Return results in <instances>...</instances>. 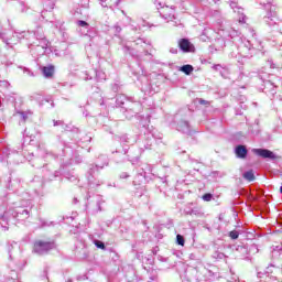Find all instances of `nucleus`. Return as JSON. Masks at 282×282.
Wrapping results in <instances>:
<instances>
[{"instance_id": "6", "label": "nucleus", "mask_w": 282, "mask_h": 282, "mask_svg": "<svg viewBox=\"0 0 282 282\" xmlns=\"http://www.w3.org/2000/svg\"><path fill=\"white\" fill-rule=\"evenodd\" d=\"M30 100H35V102H37L40 107H44V105H47V109H54V100L43 98V95L39 93H33L30 96Z\"/></svg>"}, {"instance_id": "20", "label": "nucleus", "mask_w": 282, "mask_h": 282, "mask_svg": "<svg viewBox=\"0 0 282 282\" xmlns=\"http://www.w3.org/2000/svg\"><path fill=\"white\" fill-rule=\"evenodd\" d=\"M229 6H230V8L234 10V12H238V14H243V9H241V8L238 6L237 1L231 0Z\"/></svg>"}, {"instance_id": "55", "label": "nucleus", "mask_w": 282, "mask_h": 282, "mask_svg": "<svg viewBox=\"0 0 282 282\" xmlns=\"http://www.w3.org/2000/svg\"><path fill=\"white\" fill-rule=\"evenodd\" d=\"M217 1H219V0H214L215 3H217Z\"/></svg>"}, {"instance_id": "45", "label": "nucleus", "mask_w": 282, "mask_h": 282, "mask_svg": "<svg viewBox=\"0 0 282 282\" xmlns=\"http://www.w3.org/2000/svg\"><path fill=\"white\" fill-rule=\"evenodd\" d=\"M97 207H98V210H102V207H100V200H97Z\"/></svg>"}, {"instance_id": "30", "label": "nucleus", "mask_w": 282, "mask_h": 282, "mask_svg": "<svg viewBox=\"0 0 282 282\" xmlns=\"http://www.w3.org/2000/svg\"><path fill=\"white\" fill-rule=\"evenodd\" d=\"M230 239H239V231L232 230L229 232Z\"/></svg>"}, {"instance_id": "42", "label": "nucleus", "mask_w": 282, "mask_h": 282, "mask_svg": "<svg viewBox=\"0 0 282 282\" xmlns=\"http://www.w3.org/2000/svg\"><path fill=\"white\" fill-rule=\"evenodd\" d=\"M271 268H274L273 264H271L270 267L267 268V271H265L267 274L272 273V269Z\"/></svg>"}, {"instance_id": "33", "label": "nucleus", "mask_w": 282, "mask_h": 282, "mask_svg": "<svg viewBox=\"0 0 282 282\" xmlns=\"http://www.w3.org/2000/svg\"><path fill=\"white\" fill-rule=\"evenodd\" d=\"M212 199H213V194L206 193L205 195H203L204 202H210Z\"/></svg>"}, {"instance_id": "53", "label": "nucleus", "mask_w": 282, "mask_h": 282, "mask_svg": "<svg viewBox=\"0 0 282 282\" xmlns=\"http://www.w3.org/2000/svg\"><path fill=\"white\" fill-rule=\"evenodd\" d=\"M3 279H4L3 276H0V282H3Z\"/></svg>"}, {"instance_id": "52", "label": "nucleus", "mask_w": 282, "mask_h": 282, "mask_svg": "<svg viewBox=\"0 0 282 282\" xmlns=\"http://www.w3.org/2000/svg\"><path fill=\"white\" fill-rule=\"evenodd\" d=\"M250 56H252V54H249V55H245V57H247V58H250Z\"/></svg>"}, {"instance_id": "34", "label": "nucleus", "mask_w": 282, "mask_h": 282, "mask_svg": "<svg viewBox=\"0 0 282 282\" xmlns=\"http://www.w3.org/2000/svg\"><path fill=\"white\" fill-rule=\"evenodd\" d=\"M252 44L250 43V41H247L246 43H245V50H248V52H252Z\"/></svg>"}, {"instance_id": "57", "label": "nucleus", "mask_w": 282, "mask_h": 282, "mask_svg": "<svg viewBox=\"0 0 282 282\" xmlns=\"http://www.w3.org/2000/svg\"><path fill=\"white\" fill-rule=\"evenodd\" d=\"M280 192L282 193V187H280Z\"/></svg>"}, {"instance_id": "28", "label": "nucleus", "mask_w": 282, "mask_h": 282, "mask_svg": "<svg viewBox=\"0 0 282 282\" xmlns=\"http://www.w3.org/2000/svg\"><path fill=\"white\" fill-rule=\"evenodd\" d=\"M112 30H113V32H115V34H116V36H117V34H120V33L122 32V26L119 25V24H115V25L112 26Z\"/></svg>"}, {"instance_id": "25", "label": "nucleus", "mask_w": 282, "mask_h": 282, "mask_svg": "<svg viewBox=\"0 0 282 282\" xmlns=\"http://www.w3.org/2000/svg\"><path fill=\"white\" fill-rule=\"evenodd\" d=\"M77 25H78L79 28H85L86 30L89 29V23H87L85 20H78V21H77Z\"/></svg>"}, {"instance_id": "32", "label": "nucleus", "mask_w": 282, "mask_h": 282, "mask_svg": "<svg viewBox=\"0 0 282 282\" xmlns=\"http://www.w3.org/2000/svg\"><path fill=\"white\" fill-rule=\"evenodd\" d=\"M147 42L142 39H138L137 41H134V45H137V47H142V45H144Z\"/></svg>"}, {"instance_id": "50", "label": "nucleus", "mask_w": 282, "mask_h": 282, "mask_svg": "<svg viewBox=\"0 0 282 282\" xmlns=\"http://www.w3.org/2000/svg\"><path fill=\"white\" fill-rule=\"evenodd\" d=\"M155 279H156L155 275H153L150 278V281H155Z\"/></svg>"}, {"instance_id": "19", "label": "nucleus", "mask_w": 282, "mask_h": 282, "mask_svg": "<svg viewBox=\"0 0 282 282\" xmlns=\"http://www.w3.org/2000/svg\"><path fill=\"white\" fill-rule=\"evenodd\" d=\"M242 177L247 180V182H254V172L252 170H249L242 174Z\"/></svg>"}, {"instance_id": "29", "label": "nucleus", "mask_w": 282, "mask_h": 282, "mask_svg": "<svg viewBox=\"0 0 282 282\" xmlns=\"http://www.w3.org/2000/svg\"><path fill=\"white\" fill-rule=\"evenodd\" d=\"M214 259H226V254L224 252L216 251L214 253Z\"/></svg>"}, {"instance_id": "46", "label": "nucleus", "mask_w": 282, "mask_h": 282, "mask_svg": "<svg viewBox=\"0 0 282 282\" xmlns=\"http://www.w3.org/2000/svg\"><path fill=\"white\" fill-rule=\"evenodd\" d=\"M172 54H177V48H171L170 51Z\"/></svg>"}, {"instance_id": "41", "label": "nucleus", "mask_w": 282, "mask_h": 282, "mask_svg": "<svg viewBox=\"0 0 282 282\" xmlns=\"http://www.w3.org/2000/svg\"><path fill=\"white\" fill-rule=\"evenodd\" d=\"M102 8H107V0H99Z\"/></svg>"}, {"instance_id": "7", "label": "nucleus", "mask_w": 282, "mask_h": 282, "mask_svg": "<svg viewBox=\"0 0 282 282\" xmlns=\"http://www.w3.org/2000/svg\"><path fill=\"white\" fill-rule=\"evenodd\" d=\"M142 111V104L140 102H132L129 104L128 108L123 111L124 117L128 118V120H131L134 116H138Z\"/></svg>"}, {"instance_id": "8", "label": "nucleus", "mask_w": 282, "mask_h": 282, "mask_svg": "<svg viewBox=\"0 0 282 282\" xmlns=\"http://www.w3.org/2000/svg\"><path fill=\"white\" fill-rule=\"evenodd\" d=\"M142 111V104L140 102H132L129 104L128 108L123 111L124 117L128 118V120H131L134 116H138Z\"/></svg>"}, {"instance_id": "2", "label": "nucleus", "mask_w": 282, "mask_h": 282, "mask_svg": "<svg viewBox=\"0 0 282 282\" xmlns=\"http://www.w3.org/2000/svg\"><path fill=\"white\" fill-rule=\"evenodd\" d=\"M31 36H35L37 39V41H41V36H42V39H45L43 33L39 34V33H32L30 31H22V32H14L13 37L7 39V40H4V42L7 43V45H14V44L19 43V41H21L22 39L30 40Z\"/></svg>"}, {"instance_id": "49", "label": "nucleus", "mask_w": 282, "mask_h": 282, "mask_svg": "<svg viewBox=\"0 0 282 282\" xmlns=\"http://www.w3.org/2000/svg\"><path fill=\"white\" fill-rule=\"evenodd\" d=\"M219 67H221V65H215L214 69H219Z\"/></svg>"}, {"instance_id": "44", "label": "nucleus", "mask_w": 282, "mask_h": 282, "mask_svg": "<svg viewBox=\"0 0 282 282\" xmlns=\"http://www.w3.org/2000/svg\"><path fill=\"white\" fill-rule=\"evenodd\" d=\"M239 23H246V17L240 18Z\"/></svg>"}, {"instance_id": "27", "label": "nucleus", "mask_w": 282, "mask_h": 282, "mask_svg": "<svg viewBox=\"0 0 282 282\" xmlns=\"http://www.w3.org/2000/svg\"><path fill=\"white\" fill-rule=\"evenodd\" d=\"M54 127H62V129H65V122L63 120H53Z\"/></svg>"}, {"instance_id": "39", "label": "nucleus", "mask_w": 282, "mask_h": 282, "mask_svg": "<svg viewBox=\"0 0 282 282\" xmlns=\"http://www.w3.org/2000/svg\"><path fill=\"white\" fill-rule=\"evenodd\" d=\"M41 224H42V228H45V226H52L53 223H47V221L41 220Z\"/></svg>"}, {"instance_id": "31", "label": "nucleus", "mask_w": 282, "mask_h": 282, "mask_svg": "<svg viewBox=\"0 0 282 282\" xmlns=\"http://www.w3.org/2000/svg\"><path fill=\"white\" fill-rule=\"evenodd\" d=\"M96 78L97 80H105L106 76L102 72H96Z\"/></svg>"}, {"instance_id": "3", "label": "nucleus", "mask_w": 282, "mask_h": 282, "mask_svg": "<svg viewBox=\"0 0 282 282\" xmlns=\"http://www.w3.org/2000/svg\"><path fill=\"white\" fill-rule=\"evenodd\" d=\"M55 245L52 241L37 240L34 242L33 252L35 254H47L50 250H54Z\"/></svg>"}, {"instance_id": "21", "label": "nucleus", "mask_w": 282, "mask_h": 282, "mask_svg": "<svg viewBox=\"0 0 282 282\" xmlns=\"http://www.w3.org/2000/svg\"><path fill=\"white\" fill-rule=\"evenodd\" d=\"M8 250H9V259L11 261H14V257H13L14 253H12V250L19 251V245H17V242H13L12 245L9 246Z\"/></svg>"}, {"instance_id": "14", "label": "nucleus", "mask_w": 282, "mask_h": 282, "mask_svg": "<svg viewBox=\"0 0 282 282\" xmlns=\"http://www.w3.org/2000/svg\"><path fill=\"white\" fill-rule=\"evenodd\" d=\"M48 45L50 42L45 37L41 36L40 44L35 46V50L39 52V54H43L45 50H47Z\"/></svg>"}, {"instance_id": "47", "label": "nucleus", "mask_w": 282, "mask_h": 282, "mask_svg": "<svg viewBox=\"0 0 282 282\" xmlns=\"http://www.w3.org/2000/svg\"><path fill=\"white\" fill-rule=\"evenodd\" d=\"M85 80H91V77H89V75L87 73H86Z\"/></svg>"}, {"instance_id": "37", "label": "nucleus", "mask_w": 282, "mask_h": 282, "mask_svg": "<svg viewBox=\"0 0 282 282\" xmlns=\"http://www.w3.org/2000/svg\"><path fill=\"white\" fill-rule=\"evenodd\" d=\"M120 180H127L129 177V173L127 172H122L120 175H119Z\"/></svg>"}, {"instance_id": "15", "label": "nucleus", "mask_w": 282, "mask_h": 282, "mask_svg": "<svg viewBox=\"0 0 282 282\" xmlns=\"http://www.w3.org/2000/svg\"><path fill=\"white\" fill-rule=\"evenodd\" d=\"M177 131H181L182 133H191V124L188 121H180L177 123Z\"/></svg>"}, {"instance_id": "17", "label": "nucleus", "mask_w": 282, "mask_h": 282, "mask_svg": "<svg viewBox=\"0 0 282 282\" xmlns=\"http://www.w3.org/2000/svg\"><path fill=\"white\" fill-rule=\"evenodd\" d=\"M195 68L193 67V65L191 64H186L181 66L180 72H183V74H186V76H191V74H193V70Z\"/></svg>"}, {"instance_id": "18", "label": "nucleus", "mask_w": 282, "mask_h": 282, "mask_svg": "<svg viewBox=\"0 0 282 282\" xmlns=\"http://www.w3.org/2000/svg\"><path fill=\"white\" fill-rule=\"evenodd\" d=\"M124 102H127L128 107H129V101L127 100V97L124 95H118L117 99H116V104L118 107H122V105H124Z\"/></svg>"}, {"instance_id": "4", "label": "nucleus", "mask_w": 282, "mask_h": 282, "mask_svg": "<svg viewBox=\"0 0 282 282\" xmlns=\"http://www.w3.org/2000/svg\"><path fill=\"white\" fill-rule=\"evenodd\" d=\"M267 8L270 10L267 15L264 17V23L269 25L270 28H274V25H278L280 28V34H282V22L279 21V18H276V11L272 10V6L268 4Z\"/></svg>"}, {"instance_id": "35", "label": "nucleus", "mask_w": 282, "mask_h": 282, "mask_svg": "<svg viewBox=\"0 0 282 282\" xmlns=\"http://www.w3.org/2000/svg\"><path fill=\"white\" fill-rule=\"evenodd\" d=\"M128 160L130 162H132V164H135V162H138L140 160V156H131V155H128Z\"/></svg>"}, {"instance_id": "10", "label": "nucleus", "mask_w": 282, "mask_h": 282, "mask_svg": "<svg viewBox=\"0 0 282 282\" xmlns=\"http://www.w3.org/2000/svg\"><path fill=\"white\" fill-rule=\"evenodd\" d=\"M252 153L259 158H263V160H276V154L268 149H253Z\"/></svg>"}, {"instance_id": "51", "label": "nucleus", "mask_w": 282, "mask_h": 282, "mask_svg": "<svg viewBox=\"0 0 282 282\" xmlns=\"http://www.w3.org/2000/svg\"><path fill=\"white\" fill-rule=\"evenodd\" d=\"M22 118H23V120H25V118H28L24 112H22Z\"/></svg>"}, {"instance_id": "23", "label": "nucleus", "mask_w": 282, "mask_h": 282, "mask_svg": "<svg viewBox=\"0 0 282 282\" xmlns=\"http://www.w3.org/2000/svg\"><path fill=\"white\" fill-rule=\"evenodd\" d=\"M96 248H99V250H106L107 247L105 246V242L100 241V240H95L94 241Z\"/></svg>"}, {"instance_id": "26", "label": "nucleus", "mask_w": 282, "mask_h": 282, "mask_svg": "<svg viewBox=\"0 0 282 282\" xmlns=\"http://www.w3.org/2000/svg\"><path fill=\"white\" fill-rule=\"evenodd\" d=\"M176 243L178 245V246H184V243H185V240H184V236H182V235H176Z\"/></svg>"}, {"instance_id": "13", "label": "nucleus", "mask_w": 282, "mask_h": 282, "mask_svg": "<svg viewBox=\"0 0 282 282\" xmlns=\"http://www.w3.org/2000/svg\"><path fill=\"white\" fill-rule=\"evenodd\" d=\"M235 153L239 160H246L248 158V148H246V145L239 144L235 148Z\"/></svg>"}, {"instance_id": "11", "label": "nucleus", "mask_w": 282, "mask_h": 282, "mask_svg": "<svg viewBox=\"0 0 282 282\" xmlns=\"http://www.w3.org/2000/svg\"><path fill=\"white\" fill-rule=\"evenodd\" d=\"M237 252L240 253L241 257H247V254L249 252H253V254H257V252H259V247H257V245H251L249 250L246 248V246L243 245H239L237 248H236Z\"/></svg>"}, {"instance_id": "56", "label": "nucleus", "mask_w": 282, "mask_h": 282, "mask_svg": "<svg viewBox=\"0 0 282 282\" xmlns=\"http://www.w3.org/2000/svg\"><path fill=\"white\" fill-rule=\"evenodd\" d=\"M234 281H237V276H236V278H234Z\"/></svg>"}, {"instance_id": "43", "label": "nucleus", "mask_w": 282, "mask_h": 282, "mask_svg": "<svg viewBox=\"0 0 282 282\" xmlns=\"http://www.w3.org/2000/svg\"><path fill=\"white\" fill-rule=\"evenodd\" d=\"M192 213H193V209H189V210H186V212H185V215H189L191 217H193V214H192Z\"/></svg>"}, {"instance_id": "59", "label": "nucleus", "mask_w": 282, "mask_h": 282, "mask_svg": "<svg viewBox=\"0 0 282 282\" xmlns=\"http://www.w3.org/2000/svg\"><path fill=\"white\" fill-rule=\"evenodd\" d=\"M145 149H149V147H145Z\"/></svg>"}, {"instance_id": "5", "label": "nucleus", "mask_w": 282, "mask_h": 282, "mask_svg": "<svg viewBox=\"0 0 282 282\" xmlns=\"http://www.w3.org/2000/svg\"><path fill=\"white\" fill-rule=\"evenodd\" d=\"M156 8L159 10L160 15L165 21H173L175 19V9L173 7L163 6L162 2H158Z\"/></svg>"}, {"instance_id": "9", "label": "nucleus", "mask_w": 282, "mask_h": 282, "mask_svg": "<svg viewBox=\"0 0 282 282\" xmlns=\"http://www.w3.org/2000/svg\"><path fill=\"white\" fill-rule=\"evenodd\" d=\"M99 160H102L104 164L89 165V170L87 172L88 182H91L96 171H100V169H105V166H107L109 164V159H107V156H105V155L99 156Z\"/></svg>"}, {"instance_id": "36", "label": "nucleus", "mask_w": 282, "mask_h": 282, "mask_svg": "<svg viewBox=\"0 0 282 282\" xmlns=\"http://www.w3.org/2000/svg\"><path fill=\"white\" fill-rule=\"evenodd\" d=\"M23 73L26 74V76H34V73L29 68H23Z\"/></svg>"}, {"instance_id": "16", "label": "nucleus", "mask_w": 282, "mask_h": 282, "mask_svg": "<svg viewBox=\"0 0 282 282\" xmlns=\"http://www.w3.org/2000/svg\"><path fill=\"white\" fill-rule=\"evenodd\" d=\"M42 72L45 78H52L54 76V66H44Z\"/></svg>"}, {"instance_id": "48", "label": "nucleus", "mask_w": 282, "mask_h": 282, "mask_svg": "<svg viewBox=\"0 0 282 282\" xmlns=\"http://www.w3.org/2000/svg\"><path fill=\"white\" fill-rule=\"evenodd\" d=\"M121 1H122V0H117V1H116V6H117V7L120 6Z\"/></svg>"}, {"instance_id": "22", "label": "nucleus", "mask_w": 282, "mask_h": 282, "mask_svg": "<svg viewBox=\"0 0 282 282\" xmlns=\"http://www.w3.org/2000/svg\"><path fill=\"white\" fill-rule=\"evenodd\" d=\"M204 212H202V208L199 207H194L192 208V217H203Z\"/></svg>"}, {"instance_id": "58", "label": "nucleus", "mask_w": 282, "mask_h": 282, "mask_svg": "<svg viewBox=\"0 0 282 282\" xmlns=\"http://www.w3.org/2000/svg\"><path fill=\"white\" fill-rule=\"evenodd\" d=\"M67 282H73L72 280H68Z\"/></svg>"}, {"instance_id": "1", "label": "nucleus", "mask_w": 282, "mask_h": 282, "mask_svg": "<svg viewBox=\"0 0 282 282\" xmlns=\"http://www.w3.org/2000/svg\"><path fill=\"white\" fill-rule=\"evenodd\" d=\"M30 218V210L24 207H15L13 209H9L4 212L2 216V220L7 221V224H12V221H25V219Z\"/></svg>"}, {"instance_id": "54", "label": "nucleus", "mask_w": 282, "mask_h": 282, "mask_svg": "<svg viewBox=\"0 0 282 282\" xmlns=\"http://www.w3.org/2000/svg\"><path fill=\"white\" fill-rule=\"evenodd\" d=\"M261 274H262L261 272H258V276H259V278H261Z\"/></svg>"}, {"instance_id": "12", "label": "nucleus", "mask_w": 282, "mask_h": 282, "mask_svg": "<svg viewBox=\"0 0 282 282\" xmlns=\"http://www.w3.org/2000/svg\"><path fill=\"white\" fill-rule=\"evenodd\" d=\"M178 47L182 52H185V53L195 52V46L191 43V41L186 39L180 40Z\"/></svg>"}, {"instance_id": "24", "label": "nucleus", "mask_w": 282, "mask_h": 282, "mask_svg": "<svg viewBox=\"0 0 282 282\" xmlns=\"http://www.w3.org/2000/svg\"><path fill=\"white\" fill-rule=\"evenodd\" d=\"M124 51L129 52L131 56H134L135 58H138V53L135 52V50L131 48L130 46H124Z\"/></svg>"}, {"instance_id": "40", "label": "nucleus", "mask_w": 282, "mask_h": 282, "mask_svg": "<svg viewBox=\"0 0 282 282\" xmlns=\"http://www.w3.org/2000/svg\"><path fill=\"white\" fill-rule=\"evenodd\" d=\"M199 105H210V102L206 101L205 99L198 100Z\"/></svg>"}, {"instance_id": "38", "label": "nucleus", "mask_w": 282, "mask_h": 282, "mask_svg": "<svg viewBox=\"0 0 282 282\" xmlns=\"http://www.w3.org/2000/svg\"><path fill=\"white\" fill-rule=\"evenodd\" d=\"M120 141H121V142H129V137H128L127 134H124V135H122V137L120 138Z\"/></svg>"}]
</instances>
